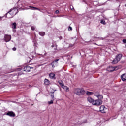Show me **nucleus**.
Instances as JSON below:
<instances>
[{
  "mask_svg": "<svg viewBox=\"0 0 126 126\" xmlns=\"http://www.w3.org/2000/svg\"><path fill=\"white\" fill-rule=\"evenodd\" d=\"M32 30H35V27H32Z\"/></svg>",
  "mask_w": 126,
  "mask_h": 126,
  "instance_id": "obj_28",
  "label": "nucleus"
},
{
  "mask_svg": "<svg viewBox=\"0 0 126 126\" xmlns=\"http://www.w3.org/2000/svg\"><path fill=\"white\" fill-rule=\"evenodd\" d=\"M31 70V67L29 66H27L24 68V71L26 72H29Z\"/></svg>",
  "mask_w": 126,
  "mask_h": 126,
  "instance_id": "obj_7",
  "label": "nucleus"
},
{
  "mask_svg": "<svg viewBox=\"0 0 126 126\" xmlns=\"http://www.w3.org/2000/svg\"><path fill=\"white\" fill-rule=\"evenodd\" d=\"M107 71L109 72H112V71H115V67L109 66L107 68Z\"/></svg>",
  "mask_w": 126,
  "mask_h": 126,
  "instance_id": "obj_5",
  "label": "nucleus"
},
{
  "mask_svg": "<svg viewBox=\"0 0 126 126\" xmlns=\"http://www.w3.org/2000/svg\"><path fill=\"white\" fill-rule=\"evenodd\" d=\"M70 8H71V9H73V8H71V7H70Z\"/></svg>",
  "mask_w": 126,
  "mask_h": 126,
  "instance_id": "obj_33",
  "label": "nucleus"
},
{
  "mask_svg": "<svg viewBox=\"0 0 126 126\" xmlns=\"http://www.w3.org/2000/svg\"><path fill=\"white\" fill-rule=\"evenodd\" d=\"M71 8H73V7H71Z\"/></svg>",
  "mask_w": 126,
  "mask_h": 126,
  "instance_id": "obj_35",
  "label": "nucleus"
},
{
  "mask_svg": "<svg viewBox=\"0 0 126 126\" xmlns=\"http://www.w3.org/2000/svg\"><path fill=\"white\" fill-rule=\"evenodd\" d=\"M102 104H103V101L101 100H95L93 103V105H94V106H100Z\"/></svg>",
  "mask_w": 126,
  "mask_h": 126,
  "instance_id": "obj_2",
  "label": "nucleus"
},
{
  "mask_svg": "<svg viewBox=\"0 0 126 126\" xmlns=\"http://www.w3.org/2000/svg\"><path fill=\"white\" fill-rule=\"evenodd\" d=\"M122 55L121 54H119L117 55L116 58H117V60L119 62H120V60L122 59Z\"/></svg>",
  "mask_w": 126,
  "mask_h": 126,
  "instance_id": "obj_13",
  "label": "nucleus"
},
{
  "mask_svg": "<svg viewBox=\"0 0 126 126\" xmlns=\"http://www.w3.org/2000/svg\"><path fill=\"white\" fill-rule=\"evenodd\" d=\"M125 6H126V4L125 5Z\"/></svg>",
  "mask_w": 126,
  "mask_h": 126,
  "instance_id": "obj_34",
  "label": "nucleus"
},
{
  "mask_svg": "<svg viewBox=\"0 0 126 126\" xmlns=\"http://www.w3.org/2000/svg\"><path fill=\"white\" fill-rule=\"evenodd\" d=\"M16 25L17 24L16 23L14 22L13 24H12L11 26H12V28H13V29H16Z\"/></svg>",
  "mask_w": 126,
  "mask_h": 126,
  "instance_id": "obj_16",
  "label": "nucleus"
},
{
  "mask_svg": "<svg viewBox=\"0 0 126 126\" xmlns=\"http://www.w3.org/2000/svg\"><path fill=\"white\" fill-rule=\"evenodd\" d=\"M121 78L122 81H126V73L123 74L121 76Z\"/></svg>",
  "mask_w": 126,
  "mask_h": 126,
  "instance_id": "obj_8",
  "label": "nucleus"
},
{
  "mask_svg": "<svg viewBox=\"0 0 126 126\" xmlns=\"http://www.w3.org/2000/svg\"><path fill=\"white\" fill-rule=\"evenodd\" d=\"M51 97H52V100H55V97L54 96V94H51Z\"/></svg>",
  "mask_w": 126,
  "mask_h": 126,
  "instance_id": "obj_26",
  "label": "nucleus"
},
{
  "mask_svg": "<svg viewBox=\"0 0 126 126\" xmlns=\"http://www.w3.org/2000/svg\"><path fill=\"white\" fill-rule=\"evenodd\" d=\"M55 12L57 14H58V13H59V12H60V11H59V10H56Z\"/></svg>",
  "mask_w": 126,
  "mask_h": 126,
  "instance_id": "obj_31",
  "label": "nucleus"
},
{
  "mask_svg": "<svg viewBox=\"0 0 126 126\" xmlns=\"http://www.w3.org/2000/svg\"><path fill=\"white\" fill-rule=\"evenodd\" d=\"M92 92H87V95H92Z\"/></svg>",
  "mask_w": 126,
  "mask_h": 126,
  "instance_id": "obj_25",
  "label": "nucleus"
},
{
  "mask_svg": "<svg viewBox=\"0 0 126 126\" xmlns=\"http://www.w3.org/2000/svg\"><path fill=\"white\" fill-rule=\"evenodd\" d=\"M58 83L60 84V86H61L62 87L64 85L63 82L61 80L58 81Z\"/></svg>",
  "mask_w": 126,
  "mask_h": 126,
  "instance_id": "obj_18",
  "label": "nucleus"
},
{
  "mask_svg": "<svg viewBox=\"0 0 126 126\" xmlns=\"http://www.w3.org/2000/svg\"><path fill=\"white\" fill-rule=\"evenodd\" d=\"M72 30V28L71 27H69L68 31H71Z\"/></svg>",
  "mask_w": 126,
  "mask_h": 126,
  "instance_id": "obj_27",
  "label": "nucleus"
},
{
  "mask_svg": "<svg viewBox=\"0 0 126 126\" xmlns=\"http://www.w3.org/2000/svg\"><path fill=\"white\" fill-rule=\"evenodd\" d=\"M118 59L115 58V59L113 60L112 63H113V64H116V63H118Z\"/></svg>",
  "mask_w": 126,
  "mask_h": 126,
  "instance_id": "obj_15",
  "label": "nucleus"
},
{
  "mask_svg": "<svg viewBox=\"0 0 126 126\" xmlns=\"http://www.w3.org/2000/svg\"><path fill=\"white\" fill-rule=\"evenodd\" d=\"M12 50H13V51H16V48L14 47V48H13Z\"/></svg>",
  "mask_w": 126,
  "mask_h": 126,
  "instance_id": "obj_30",
  "label": "nucleus"
},
{
  "mask_svg": "<svg viewBox=\"0 0 126 126\" xmlns=\"http://www.w3.org/2000/svg\"><path fill=\"white\" fill-rule=\"evenodd\" d=\"M122 66H118L114 67V71L115 70H118V69H120V68H121Z\"/></svg>",
  "mask_w": 126,
  "mask_h": 126,
  "instance_id": "obj_20",
  "label": "nucleus"
},
{
  "mask_svg": "<svg viewBox=\"0 0 126 126\" xmlns=\"http://www.w3.org/2000/svg\"><path fill=\"white\" fill-rule=\"evenodd\" d=\"M7 115V116H10V117H15V114L12 111L8 112Z\"/></svg>",
  "mask_w": 126,
  "mask_h": 126,
  "instance_id": "obj_11",
  "label": "nucleus"
},
{
  "mask_svg": "<svg viewBox=\"0 0 126 126\" xmlns=\"http://www.w3.org/2000/svg\"><path fill=\"white\" fill-rule=\"evenodd\" d=\"M4 38L6 42H9L11 40V36L9 35H6Z\"/></svg>",
  "mask_w": 126,
  "mask_h": 126,
  "instance_id": "obj_6",
  "label": "nucleus"
},
{
  "mask_svg": "<svg viewBox=\"0 0 126 126\" xmlns=\"http://www.w3.org/2000/svg\"><path fill=\"white\" fill-rule=\"evenodd\" d=\"M106 110L107 108L104 105H101L100 107V111L101 113H106Z\"/></svg>",
  "mask_w": 126,
  "mask_h": 126,
  "instance_id": "obj_4",
  "label": "nucleus"
},
{
  "mask_svg": "<svg viewBox=\"0 0 126 126\" xmlns=\"http://www.w3.org/2000/svg\"><path fill=\"white\" fill-rule=\"evenodd\" d=\"M55 50H57V48H55Z\"/></svg>",
  "mask_w": 126,
  "mask_h": 126,
  "instance_id": "obj_36",
  "label": "nucleus"
},
{
  "mask_svg": "<svg viewBox=\"0 0 126 126\" xmlns=\"http://www.w3.org/2000/svg\"><path fill=\"white\" fill-rule=\"evenodd\" d=\"M30 7L31 8H32V9H33V10H39V9H38V8H36V7H33V6H30Z\"/></svg>",
  "mask_w": 126,
  "mask_h": 126,
  "instance_id": "obj_22",
  "label": "nucleus"
},
{
  "mask_svg": "<svg viewBox=\"0 0 126 126\" xmlns=\"http://www.w3.org/2000/svg\"><path fill=\"white\" fill-rule=\"evenodd\" d=\"M55 75L54 73H51L49 74V77L51 79H55Z\"/></svg>",
  "mask_w": 126,
  "mask_h": 126,
  "instance_id": "obj_14",
  "label": "nucleus"
},
{
  "mask_svg": "<svg viewBox=\"0 0 126 126\" xmlns=\"http://www.w3.org/2000/svg\"><path fill=\"white\" fill-rule=\"evenodd\" d=\"M87 100L89 103H91L93 105V103H94V100L92 98L89 97H88Z\"/></svg>",
  "mask_w": 126,
  "mask_h": 126,
  "instance_id": "obj_12",
  "label": "nucleus"
},
{
  "mask_svg": "<svg viewBox=\"0 0 126 126\" xmlns=\"http://www.w3.org/2000/svg\"><path fill=\"white\" fill-rule=\"evenodd\" d=\"M52 47L53 48L54 47V45H52Z\"/></svg>",
  "mask_w": 126,
  "mask_h": 126,
  "instance_id": "obj_32",
  "label": "nucleus"
},
{
  "mask_svg": "<svg viewBox=\"0 0 126 126\" xmlns=\"http://www.w3.org/2000/svg\"><path fill=\"white\" fill-rule=\"evenodd\" d=\"M62 88H63V89H64V90H68V87L64 86V85H63V86H62Z\"/></svg>",
  "mask_w": 126,
  "mask_h": 126,
  "instance_id": "obj_19",
  "label": "nucleus"
},
{
  "mask_svg": "<svg viewBox=\"0 0 126 126\" xmlns=\"http://www.w3.org/2000/svg\"><path fill=\"white\" fill-rule=\"evenodd\" d=\"M123 42L125 44V43L126 42V39H123Z\"/></svg>",
  "mask_w": 126,
  "mask_h": 126,
  "instance_id": "obj_29",
  "label": "nucleus"
},
{
  "mask_svg": "<svg viewBox=\"0 0 126 126\" xmlns=\"http://www.w3.org/2000/svg\"><path fill=\"white\" fill-rule=\"evenodd\" d=\"M100 23H101V24H106V22L105 21V20H102L100 22Z\"/></svg>",
  "mask_w": 126,
  "mask_h": 126,
  "instance_id": "obj_23",
  "label": "nucleus"
},
{
  "mask_svg": "<svg viewBox=\"0 0 126 126\" xmlns=\"http://www.w3.org/2000/svg\"><path fill=\"white\" fill-rule=\"evenodd\" d=\"M94 95L98 98V99H103V96L102 95H100L99 93H95Z\"/></svg>",
  "mask_w": 126,
  "mask_h": 126,
  "instance_id": "obj_9",
  "label": "nucleus"
},
{
  "mask_svg": "<svg viewBox=\"0 0 126 126\" xmlns=\"http://www.w3.org/2000/svg\"><path fill=\"white\" fill-rule=\"evenodd\" d=\"M74 93L77 95H82L85 94V91L82 88L74 89Z\"/></svg>",
  "mask_w": 126,
  "mask_h": 126,
  "instance_id": "obj_1",
  "label": "nucleus"
},
{
  "mask_svg": "<svg viewBox=\"0 0 126 126\" xmlns=\"http://www.w3.org/2000/svg\"><path fill=\"white\" fill-rule=\"evenodd\" d=\"M6 17L8 18H12L13 17V15H11V12H9L7 13Z\"/></svg>",
  "mask_w": 126,
  "mask_h": 126,
  "instance_id": "obj_10",
  "label": "nucleus"
},
{
  "mask_svg": "<svg viewBox=\"0 0 126 126\" xmlns=\"http://www.w3.org/2000/svg\"><path fill=\"white\" fill-rule=\"evenodd\" d=\"M58 62H59V59H56L51 63V65H52V67H54L58 65Z\"/></svg>",
  "mask_w": 126,
  "mask_h": 126,
  "instance_id": "obj_3",
  "label": "nucleus"
},
{
  "mask_svg": "<svg viewBox=\"0 0 126 126\" xmlns=\"http://www.w3.org/2000/svg\"><path fill=\"white\" fill-rule=\"evenodd\" d=\"M44 83L46 85H49L50 84V81L47 79L44 80Z\"/></svg>",
  "mask_w": 126,
  "mask_h": 126,
  "instance_id": "obj_17",
  "label": "nucleus"
},
{
  "mask_svg": "<svg viewBox=\"0 0 126 126\" xmlns=\"http://www.w3.org/2000/svg\"><path fill=\"white\" fill-rule=\"evenodd\" d=\"M53 101H54V100H53V99H52L51 101H48V104L49 105H51L52 104H54V102Z\"/></svg>",
  "mask_w": 126,
  "mask_h": 126,
  "instance_id": "obj_24",
  "label": "nucleus"
},
{
  "mask_svg": "<svg viewBox=\"0 0 126 126\" xmlns=\"http://www.w3.org/2000/svg\"><path fill=\"white\" fill-rule=\"evenodd\" d=\"M39 35H40V36H45V32H39Z\"/></svg>",
  "mask_w": 126,
  "mask_h": 126,
  "instance_id": "obj_21",
  "label": "nucleus"
}]
</instances>
